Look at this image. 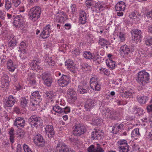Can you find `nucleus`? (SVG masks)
Returning <instances> with one entry per match:
<instances>
[{"mask_svg":"<svg viewBox=\"0 0 152 152\" xmlns=\"http://www.w3.org/2000/svg\"><path fill=\"white\" fill-rule=\"evenodd\" d=\"M149 73L143 70L138 72L136 80L140 84L144 85L149 82Z\"/></svg>","mask_w":152,"mask_h":152,"instance_id":"obj_1","label":"nucleus"},{"mask_svg":"<svg viewBox=\"0 0 152 152\" xmlns=\"http://www.w3.org/2000/svg\"><path fill=\"white\" fill-rule=\"evenodd\" d=\"M42 100L41 96L37 91L34 92L31 96L30 104L31 106L36 109L39 106V104Z\"/></svg>","mask_w":152,"mask_h":152,"instance_id":"obj_2","label":"nucleus"},{"mask_svg":"<svg viewBox=\"0 0 152 152\" xmlns=\"http://www.w3.org/2000/svg\"><path fill=\"white\" fill-rule=\"evenodd\" d=\"M41 14V9L36 6L31 8L29 11L28 15L29 19L33 21H36L40 17Z\"/></svg>","mask_w":152,"mask_h":152,"instance_id":"obj_3","label":"nucleus"},{"mask_svg":"<svg viewBox=\"0 0 152 152\" xmlns=\"http://www.w3.org/2000/svg\"><path fill=\"white\" fill-rule=\"evenodd\" d=\"M104 133L100 129L95 128L91 134V137L95 140H99L104 137Z\"/></svg>","mask_w":152,"mask_h":152,"instance_id":"obj_4","label":"nucleus"},{"mask_svg":"<svg viewBox=\"0 0 152 152\" xmlns=\"http://www.w3.org/2000/svg\"><path fill=\"white\" fill-rule=\"evenodd\" d=\"M86 129L83 125L80 124H77L75 125L73 133L75 135L79 136L83 134L86 132Z\"/></svg>","mask_w":152,"mask_h":152,"instance_id":"obj_5","label":"nucleus"},{"mask_svg":"<svg viewBox=\"0 0 152 152\" xmlns=\"http://www.w3.org/2000/svg\"><path fill=\"white\" fill-rule=\"evenodd\" d=\"M34 142L35 144L39 147H43L45 145L43 136L40 134L35 135L34 137Z\"/></svg>","mask_w":152,"mask_h":152,"instance_id":"obj_6","label":"nucleus"},{"mask_svg":"<svg viewBox=\"0 0 152 152\" xmlns=\"http://www.w3.org/2000/svg\"><path fill=\"white\" fill-rule=\"evenodd\" d=\"M118 143L120 146L118 147L120 152H128L129 150V147L126 140H120L118 141Z\"/></svg>","mask_w":152,"mask_h":152,"instance_id":"obj_7","label":"nucleus"},{"mask_svg":"<svg viewBox=\"0 0 152 152\" xmlns=\"http://www.w3.org/2000/svg\"><path fill=\"white\" fill-rule=\"evenodd\" d=\"M42 121L41 118L36 115H33L30 117L28 120L29 123L31 127H37Z\"/></svg>","mask_w":152,"mask_h":152,"instance_id":"obj_8","label":"nucleus"},{"mask_svg":"<svg viewBox=\"0 0 152 152\" xmlns=\"http://www.w3.org/2000/svg\"><path fill=\"white\" fill-rule=\"evenodd\" d=\"M135 49V47L134 45H132L130 47L129 46L125 44L120 48V51L125 56H127L129 53L134 52Z\"/></svg>","mask_w":152,"mask_h":152,"instance_id":"obj_9","label":"nucleus"},{"mask_svg":"<svg viewBox=\"0 0 152 152\" xmlns=\"http://www.w3.org/2000/svg\"><path fill=\"white\" fill-rule=\"evenodd\" d=\"M69 77L67 75H63L58 80V85L62 87L67 86L69 83Z\"/></svg>","mask_w":152,"mask_h":152,"instance_id":"obj_10","label":"nucleus"},{"mask_svg":"<svg viewBox=\"0 0 152 152\" xmlns=\"http://www.w3.org/2000/svg\"><path fill=\"white\" fill-rule=\"evenodd\" d=\"M96 101L95 100L88 99L87 100L84 107L87 111H90L91 109L96 105Z\"/></svg>","mask_w":152,"mask_h":152,"instance_id":"obj_11","label":"nucleus"},{"mask_svg":"<svg viewBox=\"0 0 152 152\" xmlns=\"http://www.w3.org/2000/svg\"><path fill=\"white\" fill-rule=\"evenodd\" d=\"M50 26L48 24L43 28V31L41 33L40 35L43 39L47 38L50 36Z\"/></svg>","mask_w":152,"mask_h":152,"instance_id":"obj_12","label":"nucleus"},{"mask_svg":"<svg viewBox=\"0 0 152 152\" xmlns=\"http://www.w3.org/2000/svg\"><path fill=\"white\" fill-rule=\"evenodd\" d=\"M25 122L24 118L22 117H18L15 120L14 125L18 128H23L25 126Z\"/></svg>","mask_w":152,"mask_h":152,"instance_id":"obj_13","label":"nucleus"},{"mask_svg":"<svg viewBox=\"0 0 152 152\" xmlns=\"http://www.w3.org/2000/svg\"><path fill=\"white\" fill-rule=\"evenodd\" d=\"M86 82H82L80 85L78 86V92L81 94L87 93L88 88Z\"/></svg>","mask_w":152,"mask_h":152,"instance_id":"obj_14","label":"nucleus"},{"mask_svg":"<svg viewBox=\"0 0 152 152\" xmlns=\"http://www.w3.org/2000/svg\"><path fill=\"white\" fill-rule=\"evenodd\" d=\"M65 65L66 66H67L68 68L71 71L75 73L77 69L76 64H75L73 61L70 59H69L65 62Z\"/></svg>","mask_w":152,"mask_h":152,"instance_id":"obj_15","label":"nucleus"},{"mask_svg":"<svg viewBox=\"0 0 152 152\" xmlns=\"http://www.w3.org/2000/svg\"><path fill=\"white\" fill-rule=\"evenodd\" d=\"M94 11L97 13H99L103 11L105 9V6L100 2L96 3L94 7Z\"/></svg>","mask_w":152,"mask_h":152,"instance_id":"obj_16","label":"nucleus"},{"mask_svg":"<svg viewBox=\"0 0 152 152\" xmlns=\"http://www.w3.org/2000/svg\"><path fill=\"white\" fill-rule=\"evenodd\" d=\"M45 132L48 137L50 138L53 137L55 134V132L53 127L51 125H48L45 128Z\"/></svg>","mask_w":152,"mask_h":152,"instance_id":"obj_17","label":"nucleus"},{"mask_svg":"<svg viewBox=\"0 0 152 152\" xmlns=\"http://www.w3.org/2000/svg\"><path fill=\"white\" fill-rule=\"evenodd\" d=\"M56 148L58 152H71L68 146L62 143L58 144Z\"/></svg>","mask_w":152,"mask_h":152,"instance_id":"obj_18","label":"nucleus"},{"mask_svg":"<svg viewBox=\"0 0 152 152\" xmlns=\"http://www.w3.org/2000/svg\"><path fill=\"white\" fill-rule=\"evenodd\" d=\"M16 101V98L12 95H10L4 103L5 106L7 107H12Z\"/></svg>","mask_w":152,"mask_h":152,"instance_id":"obj_19","label":"nucleus"},{"mask_svg":"<svg viewBox=\"0 0 152 152\" xmlns=\"http://www.w3.org/2000/svg\"><path fill=\"white\" fill-rule=\"evenodd\" d=\"M134 34H132L133 37L136 40H141L142 37V33L140 30L135 29L133 31Z\"/></svg>","mask_w":152,"mask_h":152,"instance_id":"obj_20","label":"nucleus"},{"mask_svg":"<svg viewBox=\"0 0 152 152\" xmlns=\"http://www.w3.org/2000/svg\"><path fill=\"white\" fill-rule=\"evenodd\" d=\"M125 4L123 1L118 3L115 5V8L116 11H124L125 7Z\"/></svg>","mask_w":152,"mask_h":152,"instance_id":"obj_21","label":"nucleus"},{"mask_svg":"<svg viewBox=\"0 0 152 152\" xmlns=\"http://www.w3.org/2000/svg\"><path fill=\"white\" fill-rule=\"evenodd\" d=\"M123 124H117L114 125L112 128L111 132L113 134H116L123 128Z\"/></svg>","mask_w":152,"mask_h":152,"instance_id":"obj_22","label":"nucleus"},{"mask_svg":"<svg viewBox=\"0 0 152 152\" xmlns=\"http://www.w3.org/2000/svg\"><path fill=\"white\" fill-rule=\"evenodd\" d=\"M86 21V13L83 11H82L80 12L79 14V21L81 24H84Z\"/></svg>","mask_w":152,"mask_h":152,"instance_id":"obj_23","label":"nucleus"},{"mask_svg":"<svg viewBox=\"0 0 152 152\" xmlns=\"http://www.w3.org/2000/svg\"><path fill=\"white\" fill-rule=\"evenodd\" d=\"M68 94L69 98L72 100L73 101H75L76 99V93L73 89H69L68 90Z\"/></svg>","mask_w":152,"mask_h":152,"instance_id":"obj_24","label":"nucleus"},{"mask_svg":"<svg viewBox=\"0 0 152 152\" xmlns=\"http://www.w3.org/2000/svg\"><path fill=\"white\" fill-rule=\"evenodd\" d=\"M106 63L107 66L111 69H114L116 66L115 64V62L110 58L107 60Z\"/></svg>","mask_w":152,"mask_h":152,"instance_id":"obj_25","label":"nucleus"},{"mask_svg":"<svg viewBox=\"0 0 152 152\" xmlns=\"http://www.w3.org/2000/svg\"><path fill=\"white\" fill-rule=\"evenodd\" d=\"M58 17L59 21L61 23H64V21L68 19L67 16L63 12L59 13Z\"/></svg>","mask_w":152,"mask_h":152,"instance_id":"obj_26","label":"nucleus"},{"mask_svg":"<svg viewBox=\"0 0 152 152\" xmlns=\"http://www.w3.org/2000/svg\"><path fill=\"white\" fill-rule=\"evenodd\" d=\"M99 44L102 47H105L106 45L109 46L110 45V43L109 41L102 38H99Z\"/></svg>","mask_w":152,"mask_h":152,"instance_id":"obj_27","label":"nucleus"},{"mask_svg":"<svg viewBox=\"0 0 152 152\" xmlns=\"http://www.w3.org/2000/svg\"><path fill=\"white\" fill-rule=\"evenodd\" d=\"M45 62L46 64H47L48 66L50 65L53 66L55 65L54 61L52 60L51 57L46 56L45 57Z\"/></svg>","mask_w":152,"mask_h":152,"instance_id":"obj_28","label":"nucleus"},{"mask_svg":"<svg viewBox=\"0 0 152 152\" xmlns=\"http://www.w3.org/2000/svg\"><path fill=\"white\" fill-rule=\"evenodd\" d=\"M28 100L25 97H21L20 99V105L22 107L25 108L27 106Z\"/></svg>","mask_w":152,"mask_h":152,"instance_id":"obj_29","label":"nucleus"},{"mask_svg":"<svg viewBox=\"0 0 152 152\" xmlns=\"http://www.w3.org/2000/svg\"><path fill=\"white\" fill-rule=\"evenodd\" d=\"M120 118V114L116 111L112 112L110 119L113 120H118Z\"/></svg>","mask_w":152,"mask_h":152,"instance_id":"obj_30","label":"nucleus"},{"mask_svg":"<svg viewBox=\"0 0 152 152\" xmlns=\"http://www.w3.org/2000/svg\"><path fill=\"white\" fill-rule=\"evenodd\" d=\"M83 55L85 58L88 59H92L93 60L95 57L94 54H92L90 52L86 51Z\"/></svg>","mask_w":152,"mask_h":152,"instance_id":"obj_31","label":"nucleus"},{"mask_svg":"<svg viewBox=\"0 0 152 152\" xmlns=\"http://www.w3.org/2000/svg\"><path fill=\"white\" fill-rule=\"evenodd\" d=\"M14 129L12 127L10 129V130L9 131V134L10 136V142L12 143H13L14 142Z\"/></svg>","mask_w":152,"mask_h":152,"instance_id":"obj_32","label":"nucleus"},{"mask_svg":"<svg viewBox=\"0 0 152 152\" xmlns=\"http://www.w3.org/2000/svg\"><path fill=\"white\" fill-rule=\"evenodd\" d=\"M62 108L57 104H56L53 106V110L56 112L61 114L63 113V111L64 110V109H62Z\"/></svg>","mask_w":152,"mask_h":152,"instance_id":"obj_33","label":"nucleus"},{"mask_svg":"<svg viewBox=\"0 0 152 152\" xmlns=\"http://www.w3.org/2000/svg\"><path fill=\"white\" fill-rule=\"evenodd\" d=\"M7 67L9 70L11 72H13L15 70L12 61L11 60H9L7 63Z\"/></svg>","mask_w":152,"mask_h":152,"instance_id":"obj_34","label":"nucleus"},{"mask_svg":"<svg viewBox=\"0 0 152 152\" xmlns=\"http://www.w3.org/2000/svg\"><path fill=\"white\" fill-rule=\"evenodd\" d=\"M140 135L139 132V129L137 128L134 129L132 132L131 134L132 137L134 138L135 139L137 138L136 137L137 136H139Z\"/></svg>","mask_w":152,"mask_h":152,"instance_id":"obj_35","label":"nucleus"},{"mask_svg":"<svg viewBox=\"0 0 152 152\" xmlns=\"http://www.w3.org/2000/svg\"><path fill=\"white\" fill-rule=\"evenodd\" d=\"M133 92V91L132 90L126 91L124 93H123L122 96V97L129 98L132 96Z\"/></svg>","mask_w":152,"mask_h":152,"instance_id":"obj_36","label":"nucleus"},{"mask_svg":"<svg viewBox=\"0 0 152 152\" xmlns=\"http://www.w3.org/2000/svg\"><path fill=\"white\" fill-rule=\"evenodd\" d=\"M20 20L17 19L16 18H14L13 25L15 27H20L23 25V22H20Z\"/></svg>","mask_w":152,"mask_h":152,"instance_id":"obj_37","label":"nucleus"},{"mask_svg":"<svg viewBox=\"0 0 152 152\" xmlns=\"http://www.w3.org/2000/svg\"><path fill=\"white\" fill-rule=\"evenodd\" d=\"M138 100L140 104H145L147 100V97L145 96H141L138 98Z\"/></svg>","mask_w":152,"mask_h":152,"instance_id":"obj_38","label":"nucleus"},{"mask_svg":"<svg viewBox=\"0 0 152 152\" xmlns=\"http://www.w3.org/2000/svg\"><path fill=\"white\" fill-rule=\"evenodd\" d=\"M39 62L37 61L36 60H33L31 61L29 63V65L34 69H35L36 67Z\"/></svg>","mask_w":152,"mask_h":152,"instance_id":"obj_39","label":"nucleus"},{"mask_svg":"<svg viewBox=\"0 0 152 152\" xmlns=\"http://www.w3.org/2000/svg\"><path fill=\"white\" fill-rule=\"evenodd\" d=\"M27 47V44L23 41H22L20 43V45L19 47V48L21 52H22V51L23 50L24 51V50H25Z\"/></svg>","mask_w":152,"mask_h":152,"instance_id":"obj_40","label":"nucleus"},{"mask_svg":"<svg viewBox=\"0 0 152 152\" xmlns=\"http://www.w3.org/2000/svg\"><path fill=\"white\" fill-rule=\"evenodd\" d=\"M16 45V38L11 39L8 42V46L10 47H13Z\"/></svg>","mask_w":152,"mask_h":152,"instance_id":"obj_41","label":"nucleus"},{"mask_svg":"<svg viewBox=\"0 0 152 152\" xmlns=\"http://www.w3.org/2000/svg\"><path fill=\"white\" fill-rule=\"evenodd\" d=\"M104 60L103 58L100 56H96L94 57L93 60L96 61L98 64H100Z\"/></svg>","mask_w":152,"mask_h":152,"instance_id":"obj_42","label":"nucleus"},{"mask_svg":"<svg viewBox=\"0 0 152 152\" xmlns=\"http://www.w3.org/2000/svg\"><path fill=\"white\" fill-rule=\"evenodd\" d=\"M102 115H104L105 113L110 112L111 110H110L108 107H104L103 106L100 107Z\"/></svg>","mask_w":152,"mask_h":152,"instance_id":"obj_43","label":"nucleus"},{"mask_svg":"<svg viewBox=\"0 0 152 152\" xmlns=\"http://www.w3.org/2000/svg\"><path fill=\"white\" fill-rule=\"evenodd\" d=\"M5 7L6 9L8 10L12 7V3L11 0H5Z\"/></svg>","mask_w":152,"mask_h":152,"instance_id":"obj_44","label":"nucleus"},{"mask_svg":"<svg viewBox=\"0 0 152 152\" xmlns=\"http://www.w3.org/2000/svg\"><path fill=\"white\" fill-rule=\"evenodd\" d=\"M9 81L7 80H5L2 84V88L8 89L9 85Z\"/></svg>","mask_w":152,"mask_h":152,"instance_id":"obj_45","label":"nucleus"},{"mask_svg":"<svg viewBox=\"0 0 152 152\" xmlns=\"http://www.w3.org/2000/svg\"><path fill=\"white\" fill-rule=\"evenodd\" d=\"M81 69L83 71L85 69L86 70L88 71L89 70L91 67V66L88 65L87 64H83L80 66Z\"/></svg>","mask_w":152,"mask_h":152,"instance_id":"obj_46","label":"nucleus"},{"mask_svg":"<svg viewBox=\"0 0 152 152\" xmlns=\"http://www.w3.org/2000/svg\"><path fill=\"white\" fill-rule=\"evenodd\" d=\"M95 150L94 152H104V149L100 145L97 144L95 146Z\"/></svg>","mask_w":152,"mask_h":152,"instance_id":"obj_47","label":"nucleus"},{"mask_svg":"<svg viewBox=\"0 0 152 152\" xmlns=\"http://www.w3.org/2000/svg\"><path fill=\"white\" fill-rule=\"evenodd\" d=\"M42 77L43 80H45L50 77V75L49 73L47 72H44L42 75Z\"/></svg>","mask_w":152,"mask_h":152,"instance_id":"obj_48","label":"nucleus"},{"mask_svg":"<svg viewBox=\"0 0 152 152\" xmlns=\"http://www.w3.org/2000/svg\"><path fill=\"white\" fill-rule=\"evenodd\" d=\"M45 83L48 86H51L52 81L51 78L50 77L44 80Z\"/></svg>","mask_w":152,"mask_h":152,"instance_id":"obj_49","label":"nucleus"},{"mask_svg":"<svg viewBox=\"0 0 152 152\" xmlns=\"http://www.w3.org/2000/svg\"><path fill=\"white\" fill-rule=\"evenodd\" d=\"M112 112L113 111L111 110L110 111V112L105 113L104 115H102L103 118L105 119L109 118L110 119Z\"/></svg>","mask_w":152,"mask_h":152,"instance_id":"obj_50","label":"nucleus"},{"mask_svg":"<svg viewBox=\"0 0 152 152\" xmlns=\"http://www.w3.org/2000/svg\"><path fill=\"white\" fill-rule=\"evenodd\" d=\"M94 79V78H92L91 79V81L90 82V86L92 89L94 90V88L96 86V84L97 83V82H93L92 80Z\"/></svg>","mask_w":152,"mask_h":152,"instance_id":"obj_51","label":"nucleus"},{"mask_svg":"<svg viewBox=\"0 0 152 152\" xmlns=\"http://www.w3.org/2000/svg\"><path fill=\"white\" fill-rule=\"evenodd\" d=\"M25 152H32L28 145L24 144L23 146Z\"/></svg>","mask_w":152,"mask_h":152,"instance_id":"obj_52","label":"nucleus"},{"mask_svg":"<svg viewBox=\"0 0 152 152\" xmlns=\"http://www.w3.org/2000/svg\"><path fill=\"white\" fill-rule=\"evenodd\" d=\"M12 2L13 4L15 7H18L20 3V0H13Z\"/></svg>","mask_w":152,"mask_h":152,"instance_id":"obj_53","label":"nucleus"},{"mask_svg":"<svg viewBox=\"0 0 152 152\" xmlns=\"http://www.w3.org/2000/svg\"><path fill=\"white\" fill-rule=\"evenodd\" d=\"M85 3L86 6L89 7L92 6L93 4V2L92 0H86Z\"/></svg>","mask_w":152,"mask_h":152,"instance_id":"obj_54","label":"nucleus"},{"mask_svg":"<svg viewBox=\"0 0 152 152\" xmlns=\"http://www.w3.org/2000/svg\"><path fill=\"white\" fill-rule=\"evenodd\" d=\"M95 146L92 145L88 148V152H94L95 150Z\"/></svg>","mask_w":152,"mask_h":152,"instance_id":"obj_55","label":"nucleus"},{"mask_svg":"<svg viewBox=\"0 0 152 152\" xmlns=\"http://www.w3.org/2000/svg\"><path fill=\"white\" fill-rule=\"evenodd\" d=\"M14 18H16L17 19H19L20 22H23L24 20V17L21 15H17Z\"/></svg>","mask_w":152,"mask_h":152,"instance_id":"obj_56","label":"nucleus"},{"mask_svg":"<svg viewBox=\"0 0 152 152\" xmlns=\"http://www.w3.org/2000/svg\"><path fill=\"white\" fill-rule=\"evenodd\" d=\"M6 14V13L5 12L0 10V18L2 20H4Z\"/></svg>","mask_w":152,"mask_h":152,"instance_id":"obj_57","label":"nucleus"},{"mask_svg":"<svg viewBox=\"0 0 152 152\" xmlns=\"http://www.w3.org/2000/svg\"><path fill=\"white\" fill-rule=\"evenodd\" d=\"M42 69V67L40 65V62H39L36 67L35 69L34 70L37 72H39Z\"/></svg>","mask_w":152,"mask_h":152,"instance_id":"obj_58","label":"nucleus"},{"mask_svg":"<svg viewBox=\"0 0 152 152\" xmlns=\"http://www.w3.org/2000/svg\"><path fill=\"white\" fill-rule=\"evenodd\" d=\"M119 36L122 42H123L125 40V37L124 34L120 32L119 33Z\"/></svg>","mask_w":152,"mask_h":152,"instance_id":"obj_59","label":"nucleus"},{"mask_svg":"<svg viewBox=\"0 0 152 152\" xmlns=\"http://www.w3.org/2000/svg\"><path fill=\"white\" fill-rule=\"evenodd\" d=\"M145 44L147 45H152V38L147 39L145 42Z\"/></svg>","mask_w":152,"mask_h":152,"instance_id":"obj_60","label":"nucleus"},{"mask_svg":"<svg viewBox=\"0 0 152 152\" xmlns=\"http://www.w3.org/2000/svg\"><path fill=\"white\" fill-rule=\"evenodd\" d=\"M34 78H35V75L34 73H30L28 75V81Z\"/></svg>","mask_w":152,"mask_h":152,"instance_id":"obj_61","label":"nucleus"},{"mask_svg":"<svg viewBox=\"0 0 152 152\" xmlns=\"http://www.w3.org/2000/svg\"><path fill=\"white\" fill-rule=\"evenodd\" d=\"M71 9L72 10V14L73 15L74 14V12L76 10V8L75 5V4H72V6H71Z\"/></svg>","mask_w":152,"mask_h":152,"instance_id":"obj_62","label":"nucleus"},{"mask_svg":"<svg viewBox=\"0 0 152 152\" xmlns=\"http://www.w3.org/2000/svg\"><path fill=\"white\" fill-rule=\"evenodd\" d=\"M102 121L101 119H98V118H96L94 120V122L97 125L100 124Z\"/></svg>","mask_w":152,"mask_h":152,"instance_id":"obj_63","label":"nucleus"},{"mask_svg":"<svg viewBox=\"0 0 152 152\" xmlns=\"http://www.w3.org/2000/svg\"><path fill=\"white\" fill-rule=\"evenodd\" d=\"M146 16L149 18L152 19V10L147 13Z\"/></svg>","mask_w":152,"mask_h":152,"instance_id":"obj_64","label":"nucleus"}]
</instances>
